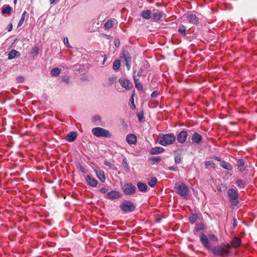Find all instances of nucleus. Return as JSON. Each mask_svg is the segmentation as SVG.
<instances>
[{"mask_svg": "<svg viewBox=\"0 0 257 257\" xmlns=\"http://www.w3.org/2000/svg\"><path fill=\"white\" fill-rule=\"evenodd\" d=\"M138 118L140 121H141L142 119L144 117V115L143 113H138Z\"/></svg>", "mask_w": 257, "mask_h": 257, "instance_id": "55", "label": "nucleus"}, {"mask_svg": "<svg viewBox=\"0 0 257 257\" xmlns=\"http://www.w3.org/2000/svg\"><path fill=\"white\" fill-rule=\"evenodd\" d=\"M61 72V70L57 67L53 68L51 71V74L53 76H58Z\"/></svg>", "mask_w": 257, "mask_h": 257, "instance_id": "28", "label": "nucleus"}, {"mask_svg": "<svg viewBox=\"0 0 257 257\" xmlns=\"http://www.w3.org/2000/svg\"><path fill=\"white\" fill-rule=\"evenodd\" d=\"M241 242V239L239 238L235 237L232 239L231 244L233 247L237 248L240 245Z\"/></svg>", "mask_w": 257, "mask_h": 257, "instance_id": "18", "label": "nucleus"}, {"mask_svg": "<svg viewBox=\"0 0 257 257\" xmlns=\"http://www.w3.org/2000/svg\"><path fill=\"white\" fill-rule=\"evenodd\" d=\"M107 196L110 199H114L120 198V195L118 191H111L107 193Z\"/></svg>", "mask_w": 257, "mask_h": 257, "instance_id": "15", "label": "nucleus"}, {"mask_svg": "<svg viewBox=\"0 0 257 257\" xmlns=\"http://www.w3.org/2000/svg\"><path fill=\"white\" fill-rule=\"evenodd\" d=\"M104 164L106 166H109V167H111L113 165V164L111 163L108 162V161H104Z\"/></svg>", "mask_w": 257, "mask_h": 257, "instance_id": "56", "label": "nucleus"}, {"mask_svg": "<svg viewBox=\"0 0 257 257\" xmlns=\"http://www.w3.org/2000/svg\"><path fill=\"white\" fill-rule=\"evenodd\" d=\"M117 45V43H115V46H116Z\"/></svg>", "mask_w": 257, "mask_h": 257, "instance_id": "62", "label": "nucleus"}, {"mask_svg": "<svg viewBox=\"0 0 257 257\" xmlns=\"http://www.w3.org/2000/svg\"><path fill=\"white\" fill-rule=\"evenodd\" d=\"M237 220L235 218H234L233 219V226L234 227H235L237 226Z\"/></svg>", "mask_w": 257, "mask_h": 257, "instance_id": "59", "label": "nucleus"}, {"mask_svg": "<svg viewBox=\"0 0 257 257\" xmlns=\"http://www.w3.org/2000/svg\"><path fill=\"white\" fill-rule=\"evenodd\" d=\"M100 191L102 193H105L107 191V189L106 188H102L100 190Z\"/></svg>", "mask_w": 257, "mask_h": 257, "instance_id": "57", "label": "nucleus"}, {"mask_svg": "<svg viewBox=\"0 0 257 257\" xmlns=\"http://www.w3.org/2000/svg\"><path fill=\"white\" fill-rule=\"evenodd\" d=\"M200 240L203 246L208 249H210L211 245L209 242L208 238L207 236L202 233L200 236Z\"/></svg>", "mask_w": 257, "mask_h": 257, "instance_id": "10", "label": "nucleus"}, {"mask_svg": "<svg viewBox=\"0 0 257 257\" xmlns=\"http://www.w3.org/2000/svg\"><path fill=\"white\" fill-rule=\"evenodd\" d=\"M120 67V61L119 60H115L113 63V69L118 70Z\"/></svg>", "mask_w": 257, "mask_h": 257, "instance_id": "32", "label": "nucleus"}, {"mask_svg": "<svg viewBox=\"0 0 257 257\" xmlns=\"http://www.w3.org/2000/svg\"><path fill=\"white\" fill-rule=\"evenodd\" d=\"M209 237L210 239H211V240H212L214 242H217L218 241L217 238L213 234H209Z\"/></svg>", "mask_w": 257, "mask_h": 257, "instance_id": "43", "label": "nucleus"}, {"mask_svg": "<svg viewBox=\"0 0 257 257\" xmlns=\"http://www.w3.org/2000/svg\"><path fill=\"white\" fill-rule=\"evenodd\" d=\"M64 44L67 46V47H70V45H69V42H68V38H65L64 39Z\"/></svg>", "mask_w": 257, "mask_h": 257, "instance_id": "52", "label": "nucleus"}, {"mask_svg": "<svg viewBox=\"0 0 257 257\" xmlns=\"http://www.w3.org/2000/svg\"><path fill=\"white\" fill-rule=\"evenodd\" d=\"M144 69L146 70L150 67V64L147 61H145L143 63V65L142 66Z\"/></svg>", "mask_w": 257, "mask_h": 257, "instance_id": "48", "label": "nucleus"}, {"mask_svg": "<svg viewBox=\"0 0 257 257\" xmlns=\"http://www.w3.org/2000/svg\"><path fill=\"white\" fill-rule=\"evenodd\" d=\"M175 189L177 193L181 196H186L189 191L187 186L182 182H178L175 185Z\"/></svg>", "mask_w": 257, "mask_h": 257, "instance_id": "4", "label": "nucleus"}, {"mask_svg": "<svg viewBox=\"0 0 257 257\" xmlns=\"http://www.w3.org/2000/svg\"><path fill=\"white\" fill-rule=\"evenodd\" d=\"M163 17V13L159 11H157L155 13L153 16V19L154 21H157L161 20Z\"/></svg>", "mask_w": 257, "mask_h": 257, "instance_id": "24", "label": "nucleus"}, {"mask_svg": "<svg viewBox=\"0 0 257 257\" xmlns=\"http://www.w3.org/2000/svg\"><path fill=\"white\" fill-rule=\"evenodd\" d=\"M187 20L190 23L193 24H197L198 23V18L196 17L195 14H188L186 16Z\"/></svg>", "mask_w": 257, "mask_h": 257, "instance_id": "12", "label": "nucleus"}, {"mask_svg": "<svg viewBox=\"0 0 257 257\" xmlns=\"http://www.w3.org/2000/svg\"><path fill=\"white\" fill-rule=\"evenodd\" d=\"M113 22L112 20H108L105 23L104 27L106 29H109L113 27Z\"/></svg>", "mask_w": 257, "mask_h": 257, "instance_id": "34", "label": "nucleus"}, {"mask_svg": "<svg viewBox=\"0 0 257 257\" xmlns=\"http://www.w3.org/2000/svg\"><path fill=\"white\" fill-rule=\"evenodd\" d=\"M158 95V92L157 91H153L151 94L152 97H156Z\"/></svg>", "mask_w": 257, "mask_h": 257, "instance_id": "51", "label": "nucleus"}, {"mask_svg": "<svg viewBox=\"0 0 257 257\" xmlns=\"http://www.w3.org/2000/svg\"><path fill=\"white\" fill-rule=\"evenodd\" d=\"M124 193L125 195H131L136 192V188L132 183L125 184L122 188Z\"/></svg>", "mask_w": 257, "mask_h": 257, "instance_id": "7", "label": "nucleus"}, {"mask_svg": "<svg viewBox=\"0 0 257 257\" xmlns=\"http://www.w3.org/2000/svg\"><path fill=\"white\" fill-rule=\"evenodd\" d=\"M157 182V180L155 177L152 178L151 180L149 181L148 184L151 187H154Z\"/></svg>", "mask_w": 257, "mask_h": 257, "instance_id": "35", "label": "nucleus"}, {"mask_svg": "<svg viewBox=\"0 0 257 257\" xmlns=\"http://www.w3.org/2000/svg\"><path fill=\"white\" fill-rule=\"evenodd\" d=\"M137 186L139 190L141 192H146L148 188V186L146 184L142 182H138Z\"/></svg>", "mask_w": 257, "mask_h": 257, "instance_id": "22", "label": "nucleus"}, {"mask_svg": "<svg viewBox=\"0 0 257 257\" xmlns=\"http://www.w3.org/2000/svg\"><path fill=\"white\" fill-rule=\"evenodd\" d=\"M94 171L97 178L100 180V181H101L102 183H104L105 181V176L103 171L100 170V169H95Z\"/></svg>", "mask_w": 257, "mask_h": 257, "instance_id": "14", "label": "nucleus"}, {"mask_svg": "<svg viewBox=\"0 0 257 257\" xmlns=\"http://www.w3.org/2000/svg\"><path fill=\"white\" fill-rule=\"evenodd\" d=\"M79 170L83 173L86 174L87 173V170L85 168V167L82 165H80L79 166Z\"/></svg>", "mask_w": 257, "mask_h": 257, "instance_id": "46", "label": "nucleus"}, {"mask_svg": "<svg viewBox=\"0 0 257 257\" xmlns=\"http://www.w3.org/2000/svg\"><path fill=\"white\" fill-rule=\"evenodd\" d=\"M227 194L230 198V201L233 205L236 206L238 203V192L233 189H230L228 190Z\"/></svg>", "mask_w": 257, "mask_h": 257, "instance_id": "6", "label": "nucleus"}, {"mask_svg": "<svg viewBox=\"0 0 257 257\" xmlns=\"http://www.w3.org/2000/svg\"><path fill=\"white\" fill-rule=\"evenodd\" d=\"M126 141L129 145H135L137 143V137L134 134H129L126 136Z\"/></svg>", "mask_w": 257, "mask_h": 257, "instance_id": "13", "label": "nucleus"}, {"mask_svg": "<svg viewBox=\"0 0 257 257\" xmlns=\"http://www.w3.org/2000/svg\"><path fill=\"white\" fill-rule=\"evenodd\" d=\"M93 135L97 137L110 138L111 135L109 132L103 128L100 127H94L92 130Z\"/></svg>", "mask_w": 257, "mask_h": 257, "instance_id": "2", "label": "nucleus"}, {"mask_svg": "<svg viewBox=\"0 0 257 257\" xmlns=\"http://www.w3.org/2000/svg\"><path fill=\"white\" fill-rule=\"evenodd\" d=\"M198 219V215L196 214H192L189 217L190 221L191 223H195Z\"/></svg>", "mask_w": 257, "mask_h": 257, "instance_id": "36", "label": "nucleus"}, {"mask_svg": "<svg viewBox=\"0 0 257 257\" xmlns=\"http://www.w3.org/2000/svg\"><path fill=\"white\" fill-rule=\"evenodd\" d=\"M187 136L188 133L186 131H181L177 137L178 142L181 144L184 143L186 141Z\"/></svg>", "mask_w": 257, "mask_h": 257, "instance_id": "9", "label": "nucleus"}, {"mask_svg": "<svg viewBox=\"0 0 257 257\" xmlns=\"http://www.w3.org/2000/svg\"><path fill=\"white\" fill-rule=\"evenodd\" d=\"M221 166L225 169L228 170H231L232 169V166L231 165L229 164L228 163L223 161L221 163Z\"/></svg>", "mask_w": 257, "mask_h": 257, "instance_id": "26", "label": "nucleus"}, {"mask_svg": "<svg viewBox=\"0 0 257 257\" xmlns=\"http://www.w3.org/2000/svg\"><path fill=\"white\" fill-rule=\"evenodd\" d=\"M161 219H158V221H160Z\"/></svg>", "mask_w": 257, "mask_h": 257, "instance_id": "64", "label": "nucleus"}, {"mask_svg": "<svg viewBox=\"0 0 257 257\" xmlns=\"http://www.w3.org/2000/svg\"><path fill=\"white\" fill-rule=\"evenodd\" d=\"M236 184L237 186L241 188H243L244 187L245 184L244 182L240 179H238L237 180Z\"/></svg>", "mask_w": 257, "mask_h": 257, "instance_id": "38", "label": "nucleus"}, {"mask_svg": "<svg viewBox=\"0 0 257 257\" xmlns=\"http://www.w3.org/2000/svg\"><path fill=\"white\" fill-rule=\"evenodd\" d=\"M17 80L20 83H22L24 81V78L22 76H19L17 77Z\"/></svg>", "mask_w": 257, "mask_h": 257, "instance_id": "50", "label": "nucleus"}, {"mask_svg": "<svg viewBox=\"0 0 257 257\" xmlns=\"http://www.w3.org/2000/svg\"><path fill=\"white\" fill-rule=\"evenodd\" d=\"M213 253L216 255L224 256L229 254L231 252V246L227 242H223L220 245L213 247Z\"/></svg>", "mask_w": 257, "mask_h": 257, "instance_id": "1", "label": "nucleus"}, {"mask_svg": "<svg viewBox=\"0 0 257 257\" xmlns=\"http://www.w3.org/2000/svg\"><path fill=\"white\" fill-rule=\"evenodd\" d=\"M182 158L180 156H177L175 157V162L176 164H179L181 161Z\"/></svg>", "mask_w": 257, "mask_h": 257, "instance_id": "47", "label": "nucleus"}, {"mask_svg": "<svg viewBox=\"0 0 257 257\" xmlns=\"http://www.w3.org/2000/svg\"><path fill=\"white\" fill-rule=\"evenodd\" d=\"M134 94H133L131 96V99H130V101H131V103H132V106H131V108L132 109H135L136 108V106H135V105L134 104Z\"/></svg>", "mask_w": 257, "mask_h": 257, "instance_id": "42", "label": "nucleus"}, {"mask_svg": "<svg viewBox=\"0 0 257 257\" xmlns=\"http://www.w3.org/2000/svg\"><path fill=\"white\" fill-rule=\"evenodd\" d=\"M205 166L206 168H209V167H212L213 168H215V165L212 162L210 161H206L205 163Z\"/></svg>", "mask_w": 257, "mask_h": 257, "instance_id": "37", "label": "nucleus"}, {"mask_svg": "<svg viewBox=\"0 0 257 257\" xmlns=\"http://www.w3.org/2000/svg\"><path fill=\"white\" fill-rule=\"evenodd\" d=\"M85 180H86L87 184L93 187H96L97 185V181L93 177L89 175L84 176Z\"/></svg>", "mask_w": 257, "mask_h": 257, "instance_id": "8", "label": "nucleus"}, {"mask_svg": "<svg viewBox=\"0 0 257 257\" xmlns=\"http://www.w3.org/2000/svg\"><path fill=\"white\" fill-rule=\"evenodd\" d=\"M145 70H145V69H144V68H143V67H142L140 69V70H139V72H138V73L137 76H139V77L143 75V74L144 73V71H145Z\"/></svg>", "mask_w": 257, "mask_h": 257, "instance_id": "45", "label": "nucleus"}, {"mask_svg": "<svg viewBox=\"0 0 257 257\" xmlns=\"http://www.w3.org/2000/svg\"><path fill=\"white\" fill-rule=\"evenodd\" d=\"M119 82L120 84L126 89H130L133 87V84L130 81L126 79H119Z\"/></svg>", "mask_w": 257, "mask_h": 257, "instance_id": "11", "label": "nucleus"}, {"mask_svg": "<svg viewBox=\"0 0 257 257\" xmlns=\"http://www.w3.org/2000/svg\"><path fill=\"white\" fill-rule=\"evenodd\" d=\"M151 11L150 10L143 11L142 12V16L146 19L150 18Z\"/></svg>", "mask_w": 257, "mask_h": 257, "instance_id": "29", "label": "nucleus"}, {"mask_svg": "<svg viewBox=\"0 0 257 257\" xmlns=\"http://www.w3.org/2000/svg\"><path fill=\"white\" fill-rule=\"evenodd\" d=\"M202 140V136L198 133H195L192 137V142L197 144H199Z\"/></svg>", "mask_w": 257, "mask_h": 257, "instance_id": "16", "label": "nucleus"}, {"mask_svg": "<svg viewBox=\"0 0 257 257\" xmlns=\"http://www.w3.org/2000/svg\"><path fill=\"white\" fill-rule=\"evenodd\" d=\"M116 80V78L115 77H110L108 79L107 82H106L105 84V86H110L113 84Z\"/></svg>", "mask_w": 257, "mask_h": 257, "instance_id": "27", "label": "nucleus"}, {"mask_svg": "<svg viewBox=\"0 0 257 257\" xmlns=\"http://www.w3.org/2000/svg\"><path fill=\"white\" fill-rule=\"evenodd\" d=\"M214 159L217 160V161H219V162H220L221 161V159L218 157H214Z\"/></svg>", "mask_w": 257, "mask_h": 257, "instance_id": "60", "label": "nucleus"}, {"mask_svg": "<svg viewBox=\"0 0 257 257\" xmlns=\"http://www.w3.org/2000/svg\"><path fill=\"white\" fill-rule=\"evenodd\" d=\"M77 136L75 132H70L67 136V140L69 142H72L76 139Z\"/></svg>", "mask_w": 257, "mask_h": 257, "instance_id": "20", "label": "nucleus"}, {"mask_svg": "<svg viewBox=\"0 0 257 257\" xmlns=\"http://www.w3.org/2000/svg\"><path fill=\"white\" fill-rule=\"evenodd\" d=\"M121 209L125 212H133L136 208V206L134 203L128 200L124 201L120 205Z\"/></svg>", "mask_w": 257, "mask_h": 257, "instance_id": "5", "label": "nucleus"}, {"mask_svg": "<svg viewBox=\"0 0 257 257\" xmlns=\"http://www.w3.org/2000/svg\"><path fill=\"white\" fill-rule=\"evenodd\" d=\"M39 53V49L37 47H35L32 49L31 54L33 55L36 56Z\"/></svg>", "mask_w": 257, "mask_h": 257, "instance_id": "39", "label": "nucleus"}, {"mask_svg": "<svg viewBox=\"0 0 257 257\" xmlns=\"http://www.w3.org/2000/svg\"><path fill=\"white\" fill-rule=\"evenodd\" d=\"M122 165H123L124 168L125 169V170L127 172H128L129 171L130 168L128 167V164L127 163L126 161H125L124 160H123L122 161Z\"/></svg>", "mask_w": 257, "mask_h": 257, "instance_id": "41", "label": "nucleus"}, {"mask_svg": "<svg viewBox=\"0 0 257 257\" xmlns=\"http://www.w3.org/2000/svg\"><path fill=\"white\" fill-rule=\"evenodd\" d=\"M133 79L137 89L139 90H142L143 89V85L140 82L139 79L137 78L135 75H133Z\"/></svg>", "mask_w": 257, "mask_h": 257, "instance_id": "21", "label": "nucleus"}, {"mask_svg": "<svg viewBox=\"0 0 257 257\" xmlns=\"http://www.w3.org/2000/svg\"><path fill=\"white\" fill-rule=\"evenodd\" d=\"M17 2V0H14V3H16Z\"/></svg>", "mask_w": 257, "mask_h": 257, "instance_id": "61", "label": "nucleus"}, {"mask_svg": "<svg viewBox=\"0 0 257 257\" xmlns=\"http://www.w3.org/2000/svg\"><path fill=\"white\" fill-rule=\"evenodd\" d=\"M100 120V117L99 115L94 116L92 118L93 121H96Z\"/></svg>", "mask_w": 257, "mask_h": 257, "instance_id": "49", "label": "nucleus"}, {"mask_svg": "<svg viewBox=\"0 0 257 257\" xmlns=\"http://www.w3.org/2000/svg\"><path fill=\"white\" fill-rule=\"evenodd\" d=\"M124 58L125 62V65L127 67V69L128 70L131 68V57L130 55L127 53L124 54Z\"/></svg>", "mask_w": 257, "mask_h": 257, "instance_id": "17", "label": "nucleus"}, {"mask_svg": "<svg viewBox=\"0 0 257 257\" xmlns=\"http://www.w3.org/2000/svg\"><path fill=\"white\" fill-rule=\"evenodd\" d=\"M178 32L180 35L185 36L186 35V28L183 25H181L179 27Z\"/></svg>", "mask_w": 257, "mask_h": 257, "instance_id": "30", "label": "nucleus"}, {"mask_svg": "<svg viewBox=\"0 0 257 257\" xmlns=\"http://www.w3.org/2000/svg\"><path fill=\"white\" fill-rule=\"evenodd\" d=\"M12 29H13V25H12V24L11 23L8 25V26L7 28V29L8 32H10L12 30Z\"/></svg>", "mask_w": 257, "mask_h": 257, "instance_id": "54", "label": "nucleus"}, {"mask_svg": "<svg viewBox=\"0 0 257 257\" xmlns=\"http://www.w3.org/2000/svg\"><path fill=\"white\" fill-rule=\"evenodd\" d=\"M175 139L176 138L173 134L163 135L160 139L159 143L161 145L166 146L173 144Z\"/></svg>", "mask_w": 257, "mask_h": 257, "instance_id": "3", "label": "nucleus"}, {"mask_svg": "<svg viewBox=\"0 0 257 257\" xmlns=\"http://www.w3.org/2000/svg\"><path fill=\"white\" fill-rule=\"evenodd\" d=\"M12 11V8L10 6H8L7 7H4L3 9H2V13L3 14H11V12Z\"/></svg>", "mask_w": 257, "mask_h": 257, "instance_id": "33", "label": "nucleus"}, {"mask_svg": "<svg viewBox=\"0 0 257 257\" xmlns=\"http://www.w3.org/2000/svg\"><path fill=\"white\" fill-rule=\"evenodd\" d=\"M26 14H27V12L26 11H25L22 16H21V19L18 23V27H21V26H22V25L24 23V22L25 21V17H26Z\"/></svg>", "mask_w": 257, "mask_h": 257, "instance_id": "31", "label": "nucleus"}, {"mask_svg": "<svg viewBox=\"0 0 257 257\" xmlns=\"http://www.w3.org/2000/svg\"><path fill=\"white\" fill-rule=\"evenodd\" d=\"M204 229V225L202 224H197L196 225V231L202 230Z\"/></svg>", "mask_w": 257, "mask_h": 257, "instance_id": "40", "label": "nucleus"}, {"mask_svg": "<svg viewBox=\"0 0 257 257\" xmlns=\"http://www.w3.org/2000/svg\"><path fill=\"white\" fill-rule=\"evenodd\" d=\"M20 55V53L16 50H12L8 54V58L9 60L13 59L16 57Z\"/></svg>", "mask_w": 257, "mask_h": 257, "instance_id": "19", "label": "nucleus"}, {"mask_svg": "<svg viewBox=\"0 0 257 257\" xmlns=\"http://www.w3.org/2000/svg\"><path fill=\"white\" fill-rule=\"evenodd\" d=\"M60 0H50L51 4H55L57 3Z\"/></svg>", "mask_w": 257, "mask_h": 257, "instance_id": "58", "label": "nucleus"}, {"mask_svg": "<svg viewBox=\"0 0 257 257\" xmlns=\"http://www.w3.org/2000/svg\"><path fill=\"white\" fill-rule=\"evenodd\" d=\"M63 81L67 83L69 82V77L68 76H65L62 79Z\"/></svg>", "mask_w": 257, "mask_h": 257, "instance_id": "53", "label": "nucleus"}, {"mask_svg": "<svg viewBox=\"0 0 257 257\" xmlns=\"http://www.w3.org/2000/svg\"><path fill=\"white\" fill-rule=\"evenodd\" d=\"M164 151V149L160 147H155L151 150L152 154H158L162 153Z\"/></svg>", "mask_w": 257, "mask_h": 257, "instance_id": "25", "label": "nucleus"}, {"mask_svg": "<svg viewBox=\"0 0 257 257\" xmlns=\"http://www.w3.org/2000/svg\"><path fill=\"white\" fill-rule=\"evenodd\" d=\"M117 45V43H115V46H116Z\"/></svg>", "mask_w": 257, "mask_h": 257, "instance_id": "63", "label": "nucleus"}, {"mask_svg": "<svg viewBox=\"0 0 257 257\" xmlns=\"http://www.w3.org/2000/svg\"><path fill=\"white\" fill-rule=\"evenodd\" d=\"M237 166L239 171L242 172L245 171L244 162L242 159H239L238 160Z\"/></svg>", "mask_w": 257, "mask_h": 257, "instance_id": "23", "label": "nucleus"}, {"mask_svg": "<svg viewBox=\"0 0 257 257\" xmlns=\"http://www.w3.org/2000/svg\"><path fill=\"white\" fill-rule=\"evenodd\" d=\"M151 160L156 163H159L161 161V158L160 156H156L152 158Z\"/></svg>", "mask_w": 257, "mask_h": 257, "instance_id": "44", "label": "nucleus"}]
</instances>
